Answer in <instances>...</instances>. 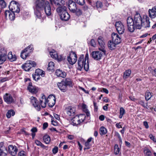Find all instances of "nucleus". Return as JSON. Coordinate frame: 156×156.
<instances>
[{"mask_svg": "<svg viewBox=\"0 0 156 156\" xmlns=\"http://www.w3.org/2000/svg\"><path fill=\"white\" fill-rule=\"evenodd\" d=\"M48 1L45 0H35L34 3L33 9L34 13L36 17L40 19L41 17V12L44 10L46 2Z\"/></svg>", "mask_w": 156, "mask_h": 156, "instance_id": "obj_1", "label": "nucleus"}, {"mask_svg": "<svg viewBox=\"0 0 156 156\" xmlns=\"http://www.w3.org/2000/svg\"><path fill=\"white\" fill-rule=\"evenodd\" d=\"M78 69L81 70L83 67L84 69L86 71H88L89 68V64L88 62H87L86 59H84V55H82L79 58L78 61Z\"/></svg>", "mask_w": 156, "mask_h": 156, "instance_id": "obj_2", "label": "nucleus"}, {"mask_svg": "<svg viewBox=\"0 0 156 156\" xmlns=\"http://www.w3.org/2000/svg\"><path fill=\"white\" fill-rule=\"evenodd\" d=\"M142 20L143 18L140 14L136 12L132 20L133 24L136 27V29H140L141 28Z\"/></svg>", "mask_w": 156, "mask_h": 156, "instance_id": "obj_3", "label": "nucleus"}, {"mask_svg": "<svg viewBox=\"0 0 156 156\" xmlns=\"http://www.w3.org/2000/svg\"><path fill=\"white\" fill-rule=\"evenodd\" d=\"M34 50L33 45H30L25 48L21 51L20 55L21 57L23 59H25L29 56Z\"/></svg>", "mask_w": 156, "mask_h": 156, "instance_id": "obj_4", "label": "nucleus"}, {"mask_svg": "<svg viewBox=\"0 0 156 156\" xmlns=\"http://www.w3.org/2000/svg\"><path fill=\"white\" fill-rule=\"evenodd\" d=\"M86 116L85 115H81L79 116H76L72 119V124L73 126H76L83 122L85 119Z\"/></svg>", "mask_w": 156, "mask_h": 156, "instance_id": "obj_5", "label": "nucleus"}, {"mask_svg": "<svg viewBox=\"0 0 156 156\" xmlns=\"http://www.w3.org/2000/svg\"><path fill=\"white\" fill-rule=\"evenodd\" d=\"M36 66V62L34 61L28 60L26 63L23 64L22 66V68L25 71H29L33 67H35Z\"/></svg>", "mask_w": 156, "mask_h": 156, "instance_id": "obj_6", "label": "nucleus"}, {"mask_svg": "<svg viewBox=\"0 0 156 156\" xmlns=\"http://www.w3.org/2000/svg\"><path fill=\"white\" fill-rule=\"evenodd\" d=\"M133 18L130 17H128L127 20V29L129 32L133 33L134 32L136 27L133 24Z\"/></svg>", "mask_w": 156, "mask_h": 156, "instance_id": "obj_7", "label": "nucleus"}, {"mask_svg": "<svg viewBox=\"0 0 156 156\" xmlns=\"http://www.w3.org/2000/svg\"><path fill=\"white\" fill-rule=\"evenodd\" d=\"M9 7L11 11L17 13L20 12L19 5L15 1H12L10 3Z\"/></svg>", "mask_w": 156, "mask_h": 156, "instance_id": "obj_8", "label": "nucleus"}, {"mask_svg": "<svg viewBox=\"0 0 156 156\" xmlns=\"http://www.w3.org/2000/svg\"><path fill=\"white\" fill-rule=\"evenodd\" d=\"M66 116H73L76 112V108L71 106L67 107L64 110Z\"/></svg>", "mask_w": 156, "mask_h": 156, "instance_id": "obj_9", "label": "nucleus"}, {"mask_svg": "<svg viewBox=\"0 0 156 156\" xmlns=\"http://www.w3.org/2000/svg\"><path fill=\"white\" fill-rule=\"evenodd\" d=\"M115 26L116 30L119 34H121L124 33L125 30L124 27L121 22H116Z\"/></svg>", "mask_w": 156, "mask_h": 156, "instance_id": "obj_10", "label": "nucleus"}, {"mask_svg": "<svg viewBox=\"0 0 156 156\" xmlns=\"http://www.w3.org/2000/svg\"><path fill=\"white\" fill-rule=\"evenodd\" d=\"M67 59L69 63L73 65L77 61V55L74 52L72 51L70 54L69 56L68 57Z\"/></svg>", "mask_w": 156, "mask_h": 156, "instance_id": "obj_11", "label": "nucleus"}, {"mask_svg": "<svg viewBox=\"0 0 156 156\" xmlns=\"http://www.w3.org/2000/svg\"><path fill=\"white\" fill-rule=\"evenodd\" d=\"M47 103L50 107H52L55 105L56 101L55 96L50 95L47 98Z\"/></svg>", "mask_w": 156, "mask_h": 156, "instance_id": "obj_12", "label": "nucleus"}, {"mask_svg": "<svg viewBox=\"0 0 156 156\" xmlns=\"http://www.w3.org/2000/svg\"><path fill=\"white\" fill-rule=\"evenodd\" d=\"M103 54H105L103 52L100 51H94L91 53L92 57L96 60H99L101 58Z\"/></svg>", "mask_w": 156, "mask_h": 156, "instance_id": "obj_13", "label": "nucleus"}, {"mask_svg": "<svg viewBox=\"0 0 156 156\" xmlns=\"http://www.w3.org/2000/svg\"><path fill=\"white\" fill-rule=\"evenodd\" d=\"M98 42L101 48H99V50L101 51L105 55L106 51L105 49V43L104 41L103 38L101 36H99L98 40Z\"/></svg>", "mask_w": 156, "mask_h": 156, "instance_id": "obj_14", "label": "nucleus"}, {"mask_svg": "<svg viewBox=\"0 0 156 156\" xmlns=\"http://www.w3.org/2000/svg\"><path fill=\"white\" fill-rule=\"evenodd\" d=\"M150 19L147 15L144 16L142 21V27L146 28L150 27Z\"/></svg>", "mask_w": 156, "mask_h": 156, "instance_id": "obj_15", "label": "nucleus"}, {"mask_svg": "<svg viewBox=\"0 0 156 156\" xmlns=\"http://www.w3.org/2000/svg\"><path fill=\"white\" fill-rule=\"evenodd\" d=\"M4 101L7 103L10 104L14 102V100L12 95L7 93H6L3 96Z\"/></svg>", "mask_w": 156, "mask_h": 156, "instance_id": "obj_16", "label": "nucleus"}, {"mask_svg": "<svg viewBox=\"0 0 156 156\" xmlns=\"http://www.w3.org/2000/svg\"><path fill=\"white\" fill-rule=\"evenodd\" d=\"M68 7L69 10L73 13L75 12L76 10V4L75 2L71 0H69Z\"/></svg>", "mask_w": 156, "mask_h": 156, "instance_id": "obj_17", "label": "nucleus"}, {"mask_svg": "<svg viewBox=\"0 0 156 156\" xmlns=\"http://www.w3.org/2000/svg\"><path fill=\"white\" fill-rule=\"evenodd\" d=\"M8 150L9 153L12 155L15 156L17 154L18 149L16 146L11 145L8 147Z\"/></svg>", "mask_w": 156, "mask_h": 156, "instance_id": "obj_18", "label": "nucleus"}, {"mask_svg": "<svg viewBox=\"0 0 156 156\" xmlns=\"http://www.w3.org/2000/svg\"><path fill=\"white\" fill-rule=\"evenodd\" d=\"M7 52L6 50H3L0 54V65L2 64L6 60Z\"/></svg>", "mask_w": 156, "mask_h": 156, "instance_id": "obj_19", "label": "nucleus"}, {"mask_svg": "<svg viewBox=\"0 0 156 156\" xmlns=\"http://www.w3.org/2000/svg\"><path fill=\"white\" fill-rule=\"evenodd\" d=\"M44 9L45 14L47 16H49L51 15V8L50 3L48 1L46 2Z\"/></svg>", "mask_w": 156, "mask_h": 156, "instance_id": "obj_20", "label": "nucleus"}, {"mask_svg": "<svg viewBox=\"0 0 156 156\" xmlns=\"http://www.w3.org/2000/svg\"><path fill=\"white\" fill-rule=\"evenodd\" d=\"M40 99V104L42 108H45L46 106L47 103V98L43 94Z\"/></svg>", "mask_w": 156, "mask_h": 156, "instance_id": "obj_21", "label": "nucleus"}, {"mask_svg": "<svg viewBox=\"0 0 156 156\" xmlns=\"http://www.w3.org/2000/svg\"><path fill=\"white\" fill-rule=\"evenodd\" d=\"M61 19L63 20L67 21L70 18V15L68 13L66 10L65 11H63L61 14Z\"/></svg>", "mask_w": 156, "mask_h": 156, "instance_id": "obj_22", "label": "nucleus"}, {"mask_svg": "<svg viewBox=\"0 0 156 156\" xmlns=\"http://www.w3.org/2000/svg\"><path fill=\"white\" fill-rule=\"evenodd\" d=\"M149 16L151 19L154 18L156 17V6L153 7L151 9L148 10Z\"/></svg>", "mask_w": 156, "mask_h": 156, "instance_id": "obj_23", "label": "nucleus"}, {"mask_svg": "<svg viewBox=\"0 0 156 156\" xmlns=\"http://www.w3.org/2000/svg\"><path fill=\"white\" fill-rule=\"evenodd\" d=\"M112 40L117 44L121 42V38L117 34L112 33Z\"/></svg>", "mask_w": 156, "mask_h": 156, "instance_id": "obj_24", "label": "nucleus"}, {"mask_svg": "<svg viewBox=\"0 0 156 156\" xmlns=\"http://www.w3.org/2000/svg\"><path fill=\"white\" fill-rule=\"evenodd\" d=\"M7 152L6 149L3 143H0V156H6Z\"/></svg>", "mask_w": 156, "mask_h": 156, "instance_id": "obj_25", "label": "nucleus"}, {"mask_svg": "<svg viewBox=\"0 0 156 156\" xmlns=\"http://www.w3.org/2000/svg\"><path fill=\"white\" fill-rule=\"evenodd\" d=\"M51 3L56 6H63L65 3L64 0H52Z\"/></svg>", "mask_w": 156, "mask_h": 156, "instance_id": "obj_26", "label": "nucleus"}, {"mask_svg": "<svg viewBox=\"0 0 156 156\" xmlns=\"http://www.w3.org/2000/svg\"><path fill=\"white\" fill-rule=\"evenodd\" d=\"M64 82V86L66 87H73V81L70 79L67 78L65 79Z\"/></svg>", "mask_w": 156, "mask_h": 156, "instance_id": "obj_27", "label": "nucleus"}, {"mask_svg": "<svg viewBox=\"0 0 156 156\" xmlns=\"http://www.w3.org/2000/svg\"><path fill=\"white\" fill-rule=\"evenodd\" d=\"M55 74L57 76L64 78L65 77L66 75V72L59 69H57L56 70Z\"/></svg>", "mask_w": 156, "mask_h": 156, "instance_id": "obj_28", "label": "nucleus"}, {"mask_svg": "<svg viewBox=\"0 0 156 156\" xmlns=\"http://www.w3.org/2000/svg\"><path fill=\"white\" fill-rule=\"evenodd\" d=\"M116 45H117V44L115 43L112 40L109 41L108 44L109 49L111 50L114 49Z\"/></svg>", "mask_w": 156, "mask_h": 156, "instance_id": "obj_29", "label": "nucleus"}, {"mask_svg": "<svg viewBox=\"0 0 156 156\" xmlns=\"http://www.w3.org/2000/svg\"><path fill=\"white\" fill-rule=\"evenodd\" d=\"M8 58L11 62L15 61L16 59V56L15 55H13L12 52H10L8 54Z\"/></svg>", "mask_w": 156, "mask_h": 156, "instance_id": "obj_30", "label": "nucleus"}, {"mask_svg": "<svg viewBox=\"0 0 156 156\" xmlns=\"http://www.w3.org/2000/svg\"><path fill=\"white\" fill-rule=\"evenodd\" d=\"M144 152L145 156H151L152 153L147 147H145L144 149Z\"/></svg>", "mask_w": 156, "mask_h": 156, "instance_id": "obj_31", "label": "nucleus"}, {"mask_svg": "<svg viewBox=\"0 0 156 156\" xmlns=\"http://www.w3.org/2000/svg\"><path fill=\"white\" fill-rule=\"evenodd\" d=\"M56 9V11L58 13H62L63 11H65L66 10L67 8L64 5L62 6H58Z\"/></svg>", "mask_w": 156, "mask_h": 156, "instance_id": "obj_32", "label": "nucleus"}, {"mask_svg": "<svg viewBox=\"0 0 156 156\" xmlns=\"http://www.w3.org/2000/svg\"><path fill=\"white\" fill-rule=\"evenodd\" d=\"M131 73L130 69L126 70L124 73L123 77L124 79L128 78L130 75Z\"/></svg>", "mask_w": 156, "mask_h": 156, "instance_id": "obj_33", "label": "nucleus"}, {"mask_svg": "<svg viewBox=\"0 0 156 156\" xmlns=\"http://www.w3.org/2000/svg\"><path fill=\"white\" fill-rule=\"evenodd\" d=\"M15 112L14 110L12 109L9 110L6 113V116L7 118H10L11 115L13 116L14 115Z\"/></svg>", "mask_w": 156, "mask_h": 156, "instance_id": "obj_34", "label": "nucleus"}, {"mask_svg": "<svg viewBox=\"0 0 156 156\" xmlns=\"http://www.w3.org/2000/svg\"><path fill=\"white\" fill-rule=\"evenodd\" d=\"M43 140L44 142L47 144L49 143L51 140L50 136L47 135H45L43 136Z\"/></svg>", "mask_w": 156, "mask_h": 156, "instance_id": "obj_35", "label": "nucleus"}, {"mask_svg": "<svg viewBox=\"0 0 156 156\" xmlns=\"http://www.w3.org/2000/svg\"><path fill=\"white\" fill-rule=\"evenodd\" d=\"M99 131L101 135H105L107 133L106 129L104 126L101 127Z\"/></svg>", "mask_w": 156, "mask_h": 156, "instance_id": "obj_36", "label": "nucleus"}, {"mask_svg": "<svg viewBox=\"0 0 156 156\" xmlns=\"http://www.w3.org/2000/svg\"><path fill=\"white\" fill-rule=\"evenodd\" d=\"M48 69L52 71L54 69V63L52 62H50L48 64Z\"/></svg>", "mask_w": 156, "mask_h": 156, "instance_id": "obj_37", "label": "nucleus"}, {"mask_svg": "<svg viewBox=\"0 0 156 156\" xmlns=\"http://www.w3.org/2000/svg\"><path fill=\"white\" fill-rule=\"evenodd\" d=\"M44 72L42 71L40 69H37L35 70V74H37L38 75L41 76H43V75L44 74Z\"/></svg>", "mask_w": 156, "mask_h": 156, "instance_id": "obj_38", "label": "nucleus"}, {"mask_svg": "<svg viewBox=\"0 0 156 156\" xmlns=\"http://www.w3.org/2000/svg\"><path fill=\"white\" fill-rule=\"evenodd\" d=\"M120 114L119 116V118L120 119H121L123 115L125 113V111L124 108L122 107H121L120 108L119 110Z\"/></svg>", "mask_w": 156, "mask_h": 156, "instance_id": "obj_39", "label": "nucleus"}, {"mask_svg": "<svg viewBox=\"0 0 156 156\" xmlns=\"http://www.w3.org/2000/svg\"><path fill=\"white\" fill-rule=\"evenodd\" d=\"M120 151V149L119 148L118 145L117 144H115L114 146V154L115 155H117Z\"/></svg>", "mask_w": 156, "mask_h": 156, "instance_id": "obj_40", "label": "nucleus"}, {"mask_svg": "<svg viewBox=\"0 0 156 156\" xmlns=\"http://www.w3.org/2000/svg\"><path fill=\"white\" fill-rule=\"evenodd\" d=\"M98 8H101L102 7L103 5L102 3L100 1H97L95 3L94 6Z\"/></svg>", "mask_w": 156, "mask_h": 156, "instance_id": "obj_41", "label": "nucleus"}, {"mask_svg": "<svg viewBox=\"0 0 156 156\" xmlns=\"http://www.w3.org/2000/svg\"><path fill=\"white\" fill-rule=\"evenodd\" d=\"M36 109L38 111H39L41 109V107L40 105L38 104V101L37 99L36 101H35L34 104L33 105Z\"/></svg>", "mask_w": 156, "mask_h": 156, "instance_id": "obj_42", "label": "nucleus"}, {"mask_svg": "<svg viewBox=\"0 0 156 156\" xmlns=\"http://www.w3.org/2000/svg\"><path fill=\"white\" fill-rule=\"evenodd\" d=\"M145 97L146 101L149 100L151 97V94L150 92H146L145 93Z\"/></svg>", "mask_w": 156, "mask_h": 156, "instance_id": "obj_43", "label": "nucleus"}, {"mask_svg": "<svg viewBox=\"0 0 156 156\" xmlns=\"http://www.w3.org/2000/svg\"><path fill=\"white\" fill-rule=\"evenodd\" d=\"M35 143L37 146H40L43 148H45V146L39 140H36L35 141Z\"/></svg>", "mask_w": 156, "mask_h": 156, "instance_id": "obj_44", "label": "nucleus"}, {"mask_svg": "<svg viewBox=\"0 0 156 156\" xmlns=\"http://www.w3.org/2000/svg\"><path fill=\"white\" fill-rule=\"evenodd\" d=\"M15 12L11 11L10 14L9 16V18L11 20H13L15 18Z\"/></svg>", "mask_w": 156, "mask_h": 156, "instance_id": "obj_45", "label": "nucleus"}, {"mask_svg": "<svg viewBox=\"0 0 156 156\" xmlns=\"http://www.w3.org/2000/svg\"><path fill=\"white\" fill-rule=\"evenodd\" d=\"M138 103L145 108H147V103H145L144 101L142 100H140L138 101Z\"/></svg>", "mask_w": 156, "mask_h": 156, "instance_id": "obj_46", "label": "nucleus"}, {"mask_svg": "<svg viewBox=\"0 0 156 156\" xmlns=\"http://www.w3.org/2000/svg\"><path fill=\"white\" fill-rule=\"evenodd\" d=\"M75 2L80 5H83L85 3L84 0H74Z\"/></svg>", "mask_w": 156, "mask_h": 156, "instance_id": "obj_47", "label": "nucleus"}, {"mask_svg": "<svg viewBox=\"0 0 156 156\" xmlns=\"http://www.w3.org/2000/svg\"><path fill=\"white\" fill-rule=\"evenodd\" d=\"M33 78L34 80L36 81H37L40 78V76L36 74H33L32 75Z\"/></svg>", "mask_w": 156, "mask_h": 156, "instance_id": "obj_48", "label": "nucleus"}, {"mask_svg": "<svg viewBox=\"0 0 156 156\" xmlns=\"http://www.w3.org/2000/svg\"><path fill=\"white\" fill-rule=\"evenodd\" d=\"M29 91L33 94H36L37 92V88H27Z\"/></svg>", "mask_w": 156, "mask_h": 156, "instance_id": "obj_49", "label": "nucleus"}, {"mask_svg": "<svg viewBox=\"0 0 156 156\" xmlns=\"http://www.w3.org/2000/svg\"><path fill=\"white\" fill-rule=\"evenodd\" d=\"M50 55L51 57L53 58H56L58 57V55L55 52H50Z\"/></svg>", "mask_w": 156, "mask_h": 156, "instance_id": "obj_50", "label": "nucleus"}, {"mask_svg": "<svg viewBox=\"0 0 156 156\" xmlns=\"http://www.w3.org/2000/svg\"><path fill=\"white\" fill-rule=\"evenodd\" d=\"M90 44L91 46L95 47L96 45V43L94 39H92L90 42Z\"/></svg>", "mask_w": 156, "mask_h": 156, "instance_id": "obj_51", "label": "nucleus"}, {"mask_svg": "<svg viewBox=\"0 0 156 156\" xmlns=\"http://www.w3.org/2000/svg\"><path fill=\"white\" fill-rule=\"evenodd\" d=\"M76 13V15L77 16H79L81 15L82 14V12L81 10L79 9H77L76 8V12H75Z\"/></svg>", "mask_w": 156, "mask_h": 156, "instance_id": "obj_52", "label": "nucleus"}, {"mask_svg": "<svg viewBox=\"0 0 156 156\" xmlns=\"http://www.w3.org/2000/svg\"><path fill=\"white\" fill-rule=\"evenodd\" d=\"M37 99L35 97H31L30 98V101L33 105L34 104L35 101H36Z\"/></svg>", "mask_w": 156, "mask_h": 156, "instance_id": "obj_53", "label": "nucleus"}, {"mask_svg": "<svg viewBox=\"0 0 156 156\" xmlns=\"http://www.w3.org/2000/svg\"><path fill=\"white\" fill-rule=\"evenodd\" d=\"M58 148L57 147L55 146L54 147L52 150L53 153L54 154H56L58 152Z\"/></svg>", "mask_w": 156, "mask_h": 156, "instance_id": "obj_54", "label": "nucleus"}, {"mask_svg": "<svg viewBox=\"0 0 156 156\" xmlns=\"http://www.w3.org/2000/svg\"><path fill=\"white\" fill-rule=\"evenodd\" d=\"M0 5L2 8H4L6 6V3L4 0H0Z\"/></svg>", "mask_w": 156, "mask_h": 156, "instance_id": "obj_55", "label": "nucleus"}, {"mask_svg": "<svg viewBox=\"0 0 156 156\" xmlns=\"http://www.w3.org/2000/svg\"><path fill=\"white\" fill-rule=\"evenodd\" d=\"M64 81L63 80L60 83L58 82L57 83V85L58 88H61L63 86H64Z\"/></svg>", "mask_w": 156, "mask_h": 156, "instance_id": "obj_56", "label": "nucleus"}, {"mask_svg": "<svg viewBox=\"0 0 156 156\" xmlns=\"http://www.w3.org/2000/svg\"><path fill=\"white\" fill-rule=\"evenodd\" d=\"M93 104L94 106V111L97 112L98 110V106L97 105V103L94 101H93Z\"/></svg>", "mask_w": 156, "mask_h": 156, "instance_id": "obj_57", "label": "nucleus"}, {"mask_svg": "<svg viewBox=\"0 0 156 156\" xmlns=\"http://www.w3.org/2000/svg\"><path fill=\"white\" fill-rule=\"evenodd\" d=\"M88 3L92 6H94L95 2L92 0H87Z\"/></svg>", "mask_w": 156, "mask_h": 156, "instance_id": "obj_58", "label": "nucleus"}, {"mask_svg": "<svg viewBox=\"0 0 156 156\" xmlns=\"http://www.w3.org/2000/svg\"><path fill=\"white\" fill-rule=\"evenodd\" d=\"M26 153L23 151H21L19 153V156H26Z\"/></svg>", "mask_w": 156, "mask_h": 156, "instance_id": "obj_59", "label": "nucleus"}, {"mask_svg": "<svg viewBox=\"0 0 156 156\" xmlns=\"http://www.w3.org/2000/svg\"><path fill=\"white\" fill-rule=\"evenodd\" d=\"M150 138L154 142H156V138L153 136L152 134H150L149 136Z\"/></svg>", "mask_w": 156, "mask_h": 156, "instance_id": "obj_60", "label": "nucleus"}, {"mask_svg": "<svg viewBox=\"0 0 156 156\" xmlns=\"http://www.w3.org/2000/svg\"><path fill=\"white\" fill-rule=\"evenodd\" d=\"M56 58H57L59 61H61L64 60L65 59V58L62 55H58V57H57Z\"/></svg>", "mask_w": 156, "mask_h": 156, "instance_id": "obj_61", "label": "nucleus"}, {"mask_svg": "<svg viewBox=\"0 0 156 156\" xmlns=\"http://www.w3.org/2000/svg\"><path fill=\"white\" fill-rule=\"evenodd\" d=\"M85 147H87V148H84V150L86 149H89L90 148V144L89 143L87 142H86L85 143Z\"/></svg>", "mask_w": 156, "mask_h": 156, "instance_id": "obj_62", "label": "nucleus"}, {"mask_svg": "<svg viewBox=\"0 0 156 156\" xmlns=\"http://www.w3.org/2000/svg\"><path fill=\"white\" fill-rule=\"evenodd\" d=\"M48 125L47 122H44L43 124V129L44 130L48 126Z\"/></svg>", "mask_w": 156, "mask_h": 156, "instance_id": "obj_63", "label": "nucleus"}, {"mask_svg": "<svg viewBox=\"0 0 156 156\" xmlns=\"http://www.w3.org/2000/svg\"><path fill=\"white\" fill-rule=\"evenodd\" d=\"M11 12H10L9 10L6 11L5 12V15L6 18L8 16H9V14H10Z\"/></svg>", "mask_w": 156, "mask_h": 156, "instance_id": "obj_64", "label": "nucleus"}]
</instances>
